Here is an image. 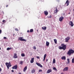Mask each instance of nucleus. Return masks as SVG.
<instances>
[{
	"mask_svg": "<svg viewBox=\"0 0 74 74\" xmlns=\"http://www.w3.org/2000/svg\"><path fill=\"white\" fill-rule=\"evenodd\" d=\"M74 53V51L71 49L69 50L68 51V53H67V54L69 55V56H70L71 54H73Z\"/></svg>",
	"mask_w": 74,
	"mask_h": 74,
	"instance_id": "obj_1",
	"label": "nucleus"
},
{
	"mask_svg": "<svg viewBox=\"0 0 74 74\" xmlns=\"http://www.w3.org/2000/svg\"><path fill=\"white\" fill-rule=\"evenodd\" d=\"M5 64L8 69H10L9 67H10L11 66V62H9L8 63V62H6L5 63Z\"/></svg>",
	"mask_w": 74,
	"mask_h": 74,
	"instance_id": "obj_2",
	"label": "nucleus"
},
{
	"mask_svg": "<svg viewBox=\"0 0 74 74\" xmlns=\"http://www.w3.org/2000/svg\"><path fill=\"white\" fill-rule=\"evenodd\" d=\"M61 46H62V49L64 51L66 49V45H64V44H62Z\"/></svg>",
	"mask_w": 74,
	"mask_h": 74,
	"instance_id": "obj_3",
	"label": "nucleus"
},
{
	"mask_svg": "<svg viewBox=\"0 0 74 74\" xmlns=\"http://www.w3.org/2000/svg\"><path fill=\"white\" fill-rule=\"evenodd\" d=\"M23 37H20L18 38V40H20V41H26V40L22 38Z\"/></svg>",
	"mask_w": 74,
	"mask_h": 74,
	"instance_id": "obj_4",
	"label": "nucleus"
},
{
	"mask_svg": "<svg viewBox=\"0 0 74 74\" xmlns=\"http://www.w3.org/2000/svg\"><path fill=\"white\" fill-rule=\"evenodd\" d=\"M70 39V37H69V36H68L67 37H66L65 39V42H67Z\"/></svg>",
	"mask_w": 74,
	"mask_h": 74,
	"instance_id": "obj_5",
	"label": "nucleus"
},
{
	"mask_svg": "<svg viewBox=\"0 0 74 74\" xmlns=\"http://www.w3.org/2000/svg\"><path fill=\"white\" fill-rule=\"evenodd\" d=\"M64 19V17L63 16H61L59 18V21L60 22H62L63 21V19Z\"/></svg>",
	"mask_w": 74,
	"mask_h": 74,
	"instance_id": "obj_6",
	"label": "nucleus"
},
{
	"mask_svg": "<svg viewBox=\"0 0 74 74\" xmlns=\"http://www.w3.org/2000/svg\"><path fill=\"white\" fill-rule=\"evenodd\" d=\"M18 68V66H17V65H16L14 66H13L12 68V69H17Z\"/></svg>",
	"mask_w": 74,
	"mask_h": 74,
	"instance_id": "obj_7",
	"label": "nucleus"
},
{
	"mask_svg": "<svg viewBox=\"0 0 74 74\" xmlns=\"http://www.w3.org/2000/svg\"><path fill=\"white\" fill-rule=\"evenodd\" d=\"M69 24L72 27L74 26V24H73V23L72 21H70L69 23Z\"/></svg>",
	"mask_w": 74,
	"mask_h": 74,
	"instance_id": "obj_8",
	"label": "nucleus"
},
{
	"mask_svg": "<svg viewBox=\"0 0 74 74\" xmlns=\"http://www.w3.org/2000/svg\"><path fill=\"white\" fill-rule=\"evenodd\" d=\"M36 64L38 66H39V67H42V66L41 64L38 63V62H36Z\"/></svg>",
	"mask_w": 74,
	"mask_h": 74,
	"instance_id": "obj_9",
	"label": "nucleus"
},
{
	"mask_svg": "<svg viewBox=\"0 0 74 74\" xmlns=\"http://www.w3.org/2000/svg\"><path fill=\"white\" fill-rule=\"evenodd\" d=\"M68 67H65L63 70V71H68Z\"/></svg>",
	"mask_w": 74,
	"mask_h": 74,
	"instance_id": "obj_10",
	"label": "nucleus"
},
{
	"mask_svg": "<svg viewBox=\"0 0 74 74\" xmlns=\"http://www.w3.org/2000/svg\"><path fill=\"white\" fill-rule=\"evenodd\" d=\"M69 3H70V2H69V0H67L65 3V4H67L66 6H68V5H69Z\"/></svg>",
	"mask_w": 74,
	"mask_h": 74,
	"instance_id": "obj_11",
	"label": "nucleus"
},
{
	"mask_svg": "<svg viewBox=\"0 0 74 74\" xmlns=\"http://www.w3.org/2000/svg\"><path fill=\"white\" fill-rule=\"evenodd\" d=\"M16 55H17V54H16V53H15L14 54V55L13 56V58H14V59H16V58H18V56Z\"/></svg>",
	"mask_w": 74,
	"mask_h": 74,
	"instance_id": "obj_12",
	"label": "nucleus"
},
{
	"mask_svg": "<svg viewBox=\"0 0 74 74\" xmlns=\"http://www.w3.org/2000/svg\"><path fill=\"white\" fill-rule=\"evenodd\" d=\"M44 14L46 15V16H47V15H48V11H45L44 12Z\"/></svg>",
	"mask_w": 74,
	"mask_h": 74,
	"instance_id": "obj_13",
	"label": "nucleus"
},
{
	"mask_svg": "<svg viewBox=\"0 0 74 74\" xmlns=\"http://www.w3.org/2000/svg\"><path fill=\"white\" fill-rule=\"evenodd\" d=\"M47 57V54H45L44 56V58L43 61L44 62L45 61V58H46V57Z\"/></svg>",
	"mask_w": 74,
	"mask_h": 74,
	"instance_id": "obj_14",
	"label": "nucleus"
},
{
	"mask_svg": "<svg viewBox=\"0 0 74 74\" xmlns=\"http://www.w3.org/2000/svg\"><path fill=\"white\" fill-rule=\"evenodd\" d=\"M61 59H62V60H66V58L65 56H63L61 57Z\"/></svg>",
	"mask_w": 74,
	"mask_h": 74,
	"instance_id": "obj_15",
	"label": "nucleus"
},
{
	"mask_svg": "<svg viewBox=\"0 0 74 74\" xmlns=\"http://www.w3.org/2000/svg\"><path fill=\"white\" fill-rule=\"evenodd\" d=\"M26 70H27V66H26L24 68L23 70V71L24 72H25Z\"/></svg>",
	"mask_w": 74,
	"mask_h": 74,
	"instance_id": "obj_16",
	"label": "nucleus"
},
{
	"mask_svg": "<svg viewBox=\"0 0 74 74\" xmlns=\"http://www.w3.org/2000/svg\"><path fill=\"white\" fill-rule=\"evenodd\" d=\"M51 72H52V70L51 69H49L47 70V73H49Z\"/></svg>",
	"mask_w": 74,
	"mask_h": 74,
	"instance_id": "obj_17",
	"label": "nucleus"
},
{
	"mask_svg": "<svg viewBox=\"0 0 74 74\" xmlns=\"http://www.w3.org/2000/svg\"><path fill=\"white\" fill-rule=\"evenodd\" d=\"M46 45L47 47H48V46L49 45V42L47 41L46 42Z\"/></svg>",
	"mask_w": 74,
	"mask_h": 74,
	"instance_id": "obj_18",
	"label": "nucleus"
},
{
	"mask_svg": "<svg viewBox=\"0 0 74 74\" xmlns=\"http://www.w3.org/2000/svg\"><path fill=\"white\" fill-rule=\"evenodd\" d=\"M58 10L57 8H56V10L54 11V13H56V14H57V13H58Z\"/></svg>",
	"mask_w": 74,
	"mask_h": 74,
	"instance_id": "obj_19",
	"label": "nucleus"
},
{
	"mask_svg": "<svg viewBox=\"0 0 74 74\" xmlns=\"http://www.w3.org/2000/svg\"><path fill=\"white\" fill-rule=\"evenodd\" d=\"M68 62H67V64H70V59L69 58L67 59Z\"/></svg>",
	"mask_w": 74,
	"mask_h": 74,
	"instance_id": "obj_20",
	"label": "nucleus"
},
{
	"mask_svg": "<svg viewBox=\"0 0 74 74\" xmlns=\"http://www.w3.org/2000/svg\"><path fill=\"white\" fill-rule=\"evenodd\" d=\"M35 72H36V70L33 69L32 70L31 73H34Z\"/></svg>",
	"mask_w": 74,
	"mask_h": 74,
	"instance_id": "obj_21",
	"label": "nucleus"
},
{
	"mask_svg": "<svg viewBox=\"0 0 74 74\" xmlns=\"http://www.w3.org/2000/svg\"><path fill=\"white\" fill-rule=\"evenodd\" d=\"M42 29L43 30H46L47 29V27H42Z\"/></svg>",
	"mask_w": 74,
	"mask_h": 74,
	"instance_id": "obj_22",
	"label": "nucleus"
},
{
	"mask_svg": "<svg viewBox=\"0 0 74 74\" xmlns=\"http://www.w3.org/2000/svg\"><path fill=\"white\" fill-rule=\"evenodd\" d=\"M54 41L55 44H57V40L56 39H54Z\"/></svg>",
	"mask_w": 74,
	"mask_h": 74,
	"instance_id": "obj_23",
	"label": "nucleus"
},
{
	"mask_svg": "<svg viewBox=\"0 0 74 74\" xmlns=\"http://www.w3.org/2000/svg\"><path fill=\"white\" fill-rule=\"evenodd\" d=\"M12 48H9L8 47L7 49V51H9V50H10V49H12Z\"/></svg>",
	"mask_w": 74,
	"mask_h": 74,
	"instance_id": "obj_24",
	"label": "nucleus"
},
{
	"mask_svg": "<svg viewBox=\"0 0 74 74\" xmlns=\"http://www.w3.org/2000/svg\"><path fill=\"white\" fill-rule=\"evenodd\" d=\"M29 32L31 33H32V32H33V29H31L30 30Z\"/></svg>",
	"mask_w": 74,
	"mask_h": 74,
	"instance_id": "obj_25",
	"label": "nucleus"
},
{
	"mask_svg": "<svg viewBox=\"0 0 74 74\" xmlns=\"http://www.w3.org/2000/svg\"><path fill=\"white\" fill-rule=\"evenodd\" d=\"M58 48L59 49H62V47L59 46L58 47Z\"/></svg>",
	"mask_w": 74,
	"mask_h": 74,
	"instance_id": "obj_26",
	"label": "nucleus"
},
{
	"mask_svg": "<svg viewBox=\"0 0 74 74\" xmlns=\"http://www.w3.org/2000/svg\"><path fill=\"white\" fill-rule=\"evenodd\" d=\"M72 63H74V58L72 60Z\"/></svg>",
	"mask_w": 74,
	"mask_h": 74,
	"instance_id": "obj_27",
	"label": "nucleus"
},
{
	"mask_svg": "<svg viewBox=\"0 0 74 74\" xmlns=\"http://www.w3.org/2000/svg\"><path fill=\"white\" fill-rule=\"evenodd\" d=\"M21 56H23V57L25 56V54H24V53H22L21 54Z\"/></svg>",
	"mask_w": 74,
	"mask_h": 74,
	"instance_id": "obj_28",
	"label": "nucleus"
},
{
	"mask_svg": "<svg viewBox=\"0 0 74 74\" xmlns=\"http://www.w3.org/2000/svg\"><path fill=\"white\" fill-rule=\"evenodd\" d=\"M53 69L55 71H57V69L55 68V67H53Z\"/></svg>",
	"mask_w": 74,
	"mask_h": 74,
	"instance_id": "obj_29",
	"label": "nucleus"
},
{
	"mask_svg": "<svg viewBox=\"0 0 74 74\" xmlns=\"http://www.w3.org/2000/svg\"><path fill=\"white\" fill-rule=\"evenodd\" d=\"M55 59H53V63H55Z\"/></svg>",
	"mask_w": 74,
	"mask_h": 74,
	"instance_id": "obj_30",
	"label": "nucleus"
},
{
	"mask_svg": "<svg viewBox=\"0 0 74 74\" xmlns=\"http://www.w3.org/2000/svg\"><path fill=\"white\" fill-rule=\"evenodd\" d=\"M23 61H21L20 63V64H23Z\"/></svg>",
	"mask_w": 74,
	"mask_h": 74,
	"instance_id": "obj_31",
	"label": "nucleus"
},
{
	"mask_svg": "<svg viewBox=\"0 0 74 74\" xmlns=\"http://www.w3.org/2000/svg\"><path fill=\"white\" fill-rule=\"evenodd\" d=\"M34 58H31V60L34 61Z\"/></svg>",
	"mask_w": 74,
	"mask_h": 74,
	"instance_id": "obj_32",
	"label": "nucleus"
},
{
	"mask_svg": "<svg viewBox=\"0 0 74 74\" xmlns=\"http://www.w3.org/2000/svg\"><path fill=\"white\" fill-rule=\"evenodd\" d=\"M42 70L41 69H39V71H38V72H42Z\"/></svg>",
	"mask_w": 74,
	"mask_h": 74,
	"instance_id": "obj_33",
	"label": "nucleus"
},
{
	"mask_svg": "<svg viewBox=\"0 0 74 74\" xmlns=\"http://www.w3.org/2000/svg\"><path fill=\"white\" fill-rule=\"evenodd\" d=\"M48 18H52V16L50 15L48 17Z\"/></svg>",
	"mask_w": 74,
	"mask_h": 74,
	"instance_id": "obj_34",
	"label": "nucleus"
},
{
	"mask_svg": "<svg viewBox=\"0 0 74 74\" xmlns=\"http://www.w3.org/2000/svg\"><path fill=\"white\" fill-rule=\"evenodd\" d=\"M34 62V61H32V60H31L30 61V62L31 63H33Z\"/></svg>",
	"mask_w": 74,
	"mask_h": 74,
	"instance_id": "obj_35",
	"label": "nucleus"
},
{
	"mask_svg": "<svg viewBox=\"0 0 74 74\" xmlns=\"http://www.w3.org/2000/svg\"><path fill=\"white\" fill-rule=\"evenodd\" d=\"M2 22H3V23L5 22H5H6V21H5V20H3L2 21Z\"/></svg>",
	"mask_w": 74,
	"mask_h": 74,
	"instance_id": "obj_36",
	"label": "nucleus"
},
{
	"mask_svg": "<svg viewBox=\"0 0 74 74\" xmlns=\"http://www.w3.org/2000/svg\"><path fill=\"white\" fill-rule=\"evenodd\" d=\"M15 30H16V31H19V30L18 29V28H15Z\"/></svg>",
	"mask_w": 74,
	"mask_h": 74,
	"instance_id": "obj_37",
	"label": "nucleus"
},
{
	"mask_svg": "<svg viewBox=\"0 0 74 74\" xmlns=\"http://www.w3.org/2000/svg\"><path fill=\"white\" fill-rule=\"evenodd\" d=\"M3 39L5 40H7V38L6 37H4Z\"/></svg>",
	"mask_w": 74,
	"mask_h": 74,
	"instance_id": "obj_38",
	"label": "nucleus"
},
{
	"mask_svg": "<svg viewBox=\"0 0 74 74\" xmlns=\"http://www.w3.org/2000/svg\"><path fill=\"white\" fill-rule=\"evenodd\" d=\"M34 49H36V47L35 46H34Z\"/></svg>",
	"mask_w": 74,
	"mask_h": 74,
	"instance_id": "obj_39",
	"label": "nucleus"
},
{
	"mask_svg": "<svg viewBox=\"0 0 74 74\" xmlns=\"http://www.w3.org/2000/svg\"><path fill=\"white\" fill-rule=\"evenodd\" d=\"M36 58H37V59H40V57L37 56Z\"/></svg>",
	"mask_w": 74,
	"mask_h": 74,
	"instance_id": "obj_40",
	"label": "nucleus"
},
{
	"mask_svg": "<svg viewBox=\"0 0 74 74\" xmlns=\"http://www.w3.org/2000/svg\"><path fill=\"white\" fill-rule=\"evenodd\" d=\"M1 32H2V31H1V30H0V34H1Z\"/></svg>",
	"mask_w": 74,
	"mask_h": 74,
	"instance_id": "obj_41",
	"label": "nucleus"
},
{
	"mask_svg": "<svg viewBox=\"0 0 74 74\" xmlns=\"http://www.w3.org/2000/svg\"><path fill=\"white\" fill-rule=\"evenodd\" d=\"M12 71V73H14V70H12V71Z\"/></svg>",
	"mask_w": 74,
	"mask_h": 74,
	"instance_id": "obj_42",
	"label": "nucleus"
},
{
	"mask_svg": "<svg viewBox=\"0 0 74 74\" xmlns=\"http://www.w3.org/2000/svg\"><path fill=\"white\" fill-rule=\"evenodd\" d=\"M2 70L1 69V68H0V72H1V71H2Z\"/></svg>",
	"mask_w": 74,
	"mask_h": 74,
	"instance_id": "obj_43",
	"label": "nucleus"
},
{
	"mask_svg": "<svg viewBox=\"0 0 74 74\" xmlns=\"http://www.w3.org/2000/svg\"><path fill=\"white\" fill-rule=\"evenodd\" d=\"M27 33H29V32H30L29 31V30H28L27 31Z\"/></svg>",
	"mask_w": 74,
	"mask_h": 74,
	"instance_id": "obj_44",
	"label": "nucleus"
},
{
	"mask_svg": "<svg viewBox=\"0 0 74 74\" xmlns=\"http://www.w3.org/2000/svg\"><path fill=\"white\" fill-rule=\"evenodd\" d=\"M48 59H47L46 60V61L47 62H48Z\"/></svg>",
	"mask_w": 74,
	"mask_h": 74,
	"instance_id": "obj_45",
	"label": "nucleus"
},
{
	"mask_svg": "<svg viewBox=\"0 0 74 74\" xmlns=\"http://www.w3.org/2000/svg\"><path fill=\"white\" fill-rule=\"evenodd\" d=\"M8 6V5H7L6 6V7H7Z\"/></svg>",
	"mask_w": 74,
	"mask_h": 74,
	"instance_id": "obj_46",
	"label": "nucleus"
},
{
	"mask_svg": "<svg viewBox=\"0 0 74 74\" xmlns=\"http://www.w3.org/2000/svg\"><path fill=\"white\" fill-rule=\"evenodd\" d=\"M68 14H70V12Z\"/></svg>",
	"mask_w": 74,
	"mask_h": 74,
	"instance_id": "obj_47",
	"label": "nucleus"
},
{
	"mask_svg": "<svg viewBox=\"0 0 74 74\" xmlns=\"http://www.w3.org/2000/svg\"><path fill=\"white\" fill-rule=\"evenodd\" d=\"M61 74H63V73H61Z\"/></svg>",
	"mask_w": 74,
	"mask_h": 74,
	"instance_id": "obj_48",
	"label": "nucleus"
},
{
	"mask_svg": "<svg viewBox=\"0 0 74 74\" xmlns=\"http://www.w3.org/2000/svg\"><path fill=\"white\" fill-rule=\"evenodd\" d=\"M1 49V47H0V50Z\"/></svg>",
	"mask_w": 74,
	"mask_h": 74,
	"instance_id": "obj_49",
	"label": "nucleus"
},
{
	"mask_svg": "<svg viewBox=\"0 0 74 74\" xmlns=\"http://www.w3.org/2000/svg\"><path fill=\"white\" fill-rule=\"evenodd\" d=\"M1 74H3V73H1Z\"/></svg>",
	"mask_w": 74,
	"mask_h": 74,
	"instance_id": "obj_50",
	"label": "nucleus"
},
{
	"mask_svg": "<svg viewBox=\"0 0 74 74\" xmlns=\"http://www.w3.org/2000/svg\"><path fill=\"white\" fill-rule=\"evenodd\" d=\"M0 15H1V14H0Z\"/></svg>",
	"mask_w": 74,
	"mask_h": 74,
	"instance_id": "obj_51",
	"label": "nucleus"
},
{
	"mask_svg": "<svg viewBox=\"0 0 74 74\" xmlns=\"http://www.w3.org/2000/svg\"><path fill=\"white\" fill-rule=\"evenodd\" d=\"M14 36V34L13 35V36Z\"/></svg>",
	"mask_w": 74,
	"mask_h": 74,
	"instance_id": "obj_52",
	"label": "nucleus"
},
{
	"mask_svg": "<svg viewBox=\"0 0 74 74\" xmlns=\"http://www.w3.org/2000/svg\"><path fill=\"white\" fill-rule=\"evenodd\" d=\"M73 73H74V71L73 72Z\"/></svg>",
	"mask_w": 74,
	"mask_h": 74,
	"instance_id": "obj_53",
	"label": "nucleus"
}]
</instances>
